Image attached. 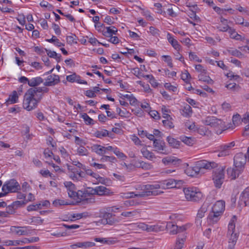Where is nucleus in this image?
Returning <instances> with one entry per match:
<instances>
[{"instance_id":"603ef678","label":"nucleus","mask_w":249,"mask_h":249,"mask_svg":"<svg viewBox=\"0 0 249 249\" xmlns=\"http://www.w3.org/2000/svg\"><path fill=\"white\" fill-rule=\"evenodd\" d=\"M82 118L84 119L85 122V123L87 124H93V120L86 113H84L82 115Z\"/></svg>"},{"instance_id":"c9c22d12","label":"nucleus","mask_w":249,"mask_h":249,"mask_svg":"<svg viewBox=\"0 0 249 249\" xmlns=\"http://www.w3.org/2000/svg\"><path fill=\"white\" fill-rule=\"evenodd\" d=\"M132 72L138 78L141 76L143 77V78H154L152 75H144L142 73V70L138 68H134L132 71Z\"/></svg>"},{"instance_id":"a18cd8bd","label":"nucleus","mask_w":249,"mask_h":249,"mask_svg":"<svg viewBox=\"0 0 249 249\" xmlns=\"http://www.w3.org/2000/svg\"><path fill=\"white\" fill-rule=\"evenodd\" d=\"M53 204L56 207H59L61 206L69 205L70 203L65 200L58 199L54 200L53 202Z\"/></svg>"},{"instance_id":"e433bc0d","label":"nucleus","mask_w":249,"mask_h":249,"mask_svg":"<svg viewBox=\"0 0 249 249\" xmlns=\"http://www.w3.org/2000/svg\"><path fill=\"white\" fill-rule=\"evenodd\" d=\"M139 194H135V192H127L124 193H121L119 195L120 197L122 198H130L134 197H139Z\"/></svg>"},{"instance_id":"de8ad7c7","label":"nucleus","mask_w":249,"mask_h":249,"mask_svg":"<svg viewBox=\"0 0 249 249\" xmlns=\"http://www.w3.org/2000/svg\"><path fill=\"white\" fill-rule=\"evenodd\" d=\"M67 81L71 83L77 82L78 84H87V82L83 79H66L63 80L64 83H66Z\"/></svg>"},{"instance_id":"6e6d98bb","label":"nucleus","mask_w":249,"mask_h":249,"mask_svg":"<svg viewBox=\"0 0 249 249\" xmlns=\"http://www.w3.org/2000/svg\"><path fill=\"white\" fill-rule=\"evenodd\" d=\"M135 189L137 191H139V192H138L137 193H135V194H142L143 192L146 191V185H137L135 186Z\"/></svg>"},{"instance_id":"8fccbe9b","label":"nucleus","mask_w":249,"mask_h":249,"mask_svg":"<svg viewBox=\"0 0 249 249\" xmlns=\"http://www.w3.org/2000/svg\"><path fill=\"white\" fill-rule=\"evenodd\" d=\"M77 153L80 156H88L89 153L88 150L82 146L77 148Z\"/></svg>"},{"instance_id":"a878e982","label":"nucleus","mask_w":249,"mask_h":249,"mask_svg":"<svg viewBox=\"0 0 249 249\" xmlns=\"http://www.w3.org/2000/svg\"><path fill=\"white\" fill-rule=\"evenodd\" d=\"M118 30L113 26L104 27L103 30V35L106 37L112 36L113 35H117Z\"/></svg>"},{"instance_id":"7c9ffc66","label":"nucleus","mask_w":249,"mask_h":249,"mask_svg":"<svg viewBox=\"0 0 249 249\" xmlns=\"http://www.w3.org/2000/svg\"><path fill=\"white\" fill-rule=\"evenodd\" d=\"M186 240V236L184 235L183 236H178L176 240V242L174 249H181Z\"/></svg>"},{"instance_id":"680f3d73","label":"nucleus","mask_w":249,"mask_h":249,"mask_svg":"<svg viewBox=\"0 0 249 249\" xmlns=\"http://www.w3.org/2000/svg\"><path fill=\"white\" fill-rule=\"evenodd\" d=\"M175 161V159L174 158L171 157H167L162 160V162L165 164L174 163Z\"/></svg>"},{"instance_id":"58836bf2","label":"nucleus","mask_w":249,"mask_h":249,"mask_svg":"<svg viewBox=\"0 0 249 249\" xmlns=\"http://www.w3.org/2000/svg\"><path fill=\"white\" fill-rule=\"evenodd\" d=\"M162 227L159 225H147V232H158L161 231Z\"/></svg>"},{"instance_id":"bf43d9fd","label":"nucleus","mask_w":249,"mask_h":249,"mask_svg":"<svg viewBox=\"0 0 249 249\" xmlns=\"http://www.w3.org/2000/svg\"><path fill=\"white\" fill-rule=\"evenodd\" d=\"M148 113L152 118L155 120H159L160 118L159 113L156 110H150Z\"/></svg>"},{"instance_id":"4be33fe9","label":"nucleus","mask_w":249,"mask_h":249,"mask_svg":"<svg viewBox=\"0 0 249 249\" xmlns=\"http://www.w3.org/2000/svg\"><path fill=\"white\" fill-rule=\"evenodd\" d=\"M249 200V187H247L241 194L239 204L241 206H246Z\"/></svg>"},{"instance_id":"393cba45","label":"nucleus","mask_w":249,"mask_h":249,"mask_svg":"<svg viewBox=\"0 0 249 249\" xmlns=\"http://www.w3.org/2000/svg\"><path fill=\"white\" fill-rule=\"evenodd\" d=\"M18 80L20 83H28L31 87L37 86L43 82L42 79H18Z\"/></svg>"},{"instance_id":"13d9d810","label":"nucleus","mask_w":249,"mask_h":249,"mask_svg":"<svg viewBox=\"0 0 249 249\" xmlns=\"http://www.w3.org/2000/svg\"><path fill=\"white\" fill-rule=\"evenodd\" d=\"M31 223H33L36 225H40L42 224L43 220L39 216H33L31 218Z\"/></svg>"},{"instance_id":"20e7f679","label":"nucleus","mask_w":249,"mask_h":249,"mask_svg":"<svg viewBox=\"0 0 249 249\" xmlns=\"http://www.w3.org/2000/svg\"><path fill=\"white\" fill-rule=\"evenodd\" d=\"M161 188V183H155L152 184H146V191L139 194L140 197H144L149 196H156L163 193L162 191L159 189Z\"/></svg>"},{"instance_id":"4468645a","label":"nucleus","mask_w":249,"mask_h":249,"mask_svg":"<svg viewBox=\"0 0 249 249\" xmlns=\"http://www.w3.org/2000/svg\"><path fill=\"white\" fill-rule=\"evenodd\" d=\"M196 165L200 171L202 169L211 170L217 167L218 164L214 161H208L205 160H199L196 162Z\"/></svg>"},{"instance_id":"a19ab883","label":"nucleus","mask_w":249,"mask_h":249,"mask_svg":"<svg viewBox=\"0 0 249 249\" xmlns=\"http://www.w3.org/2000/svg\"><path fill=\"white\" fill-rule=\"evenodd\" d=\"M140 214V212L138 210H135L129 212H123L121 213V215L126 217H133Z\"/></svg>"},{"instance_id":"c03bdc74","label":"nucleus","mask_w":249,"mask_h":249,"mask_svg":"<svg viewBox=\"0 0 249 249\" xmlns=\"http://www.w3.org/2000/svg\"><path fill=\"white\" fill-rule=\"evenodd\" d=\"M100 161L102 162L108 161L111 163H115L117 161V159L113 156H108L103 155L102 157L100 159Z\"/></svg>"},{"instance_id":"5701e85b","label":"nucleus","mask_w":249,"mask_h":249,"mask_svg":"<svg viewBox=\"0 0 249 249\" xmlns=\"http://www.w3.org/2000/svg\"><path fill=\"white\" fill-rule=\"evenodd\" d=\"M141 152L142 154L143 157L145 159L152 161H155L157 159V157L155 156L154 153L148 150L146 147H143L141 150Z\"/></svg>"},{"instance_id":"423d86ee","label":"nucleus","mask_w":249,"mask_h":249,"mask_svg":"<svg viewBox=\"0 0 249 249\" xmlns=\"http://www.w3.org/2000/svg\"><path fill=\"white\" fill-rule=\"evenodd\" d=\"M202 122L205 125H210L215 128L222 129L225 128V123L214 116H208L202 120Z\"/></svg>"},{"instance_id":"f704fd0d","label":"nucleus","mask_w":249,"mask_h":249,"mask_svg":"<svg viewBox=\"0 0 249 249\" xmlns=\"http://www.w3.org/2000/svg\"><path fill=\"white\" fill-rule=\"evenodd\" d=\"M96 195L103 196L109 193V190L103 186H99L95 187Z\"/></svg>"},{"instance_id":"1a4fd4ad","label":"nucleus","mask_w":249,"mask_h":249,"mask_svg":"<svg viewBox=\"0 0 249 249\" xmlns=\"http://www.w3.org/2000/svg\"><path fill=\"white\" fill-rule=\"evenodd\" d=\"M224 167H219L214 172L213 180L216 188H220L224 179Z\"/></svg>"},{"instance_id":"72a5a7b5","label":"nucleus","mask_w":249,"mask_h":249,"mask_svg":"<svg viewBox=\"0 0 249 249\" xmlns=\"http://www.w3.org/2000/svg\"><path fill=\"white\" fill-rule=\"evenodd\" d=\"M166 140L169 145L173 148H178L180 145V142L171 136H168L166 138Z\"/></svg>"},{"instance_id":"f257e3e1","label":"nucleus","mask_w":249,"mask_h":249,"mask_svg":"<svg viewBox=\"0 0 249 249\" xmlns=\"http://www.w3.org/2000/svg\"><path fill=\"white\" fill-rule=\"evenodd\" d=\"M48 89L46 87H34L30 89L24 96L23 107L28 111L32 110L37 106L42 98L43 93L47 92Z\"/></svg>"},{"instance_id":"09e8293b","label":"nucleus","mask_w":249,"mask_h":249,"mask_svg":"<svg viewBox=\"0 0 249 249\" xmlns=\"http://www.w3.org/2000/svg\"><path fill=\"white\" fill-rule=\"evenodd\" d=\"M172 119L166 118V120L162 121L163 125L168 128H173L174 127V125L172 121Z\"/></svg>"},{"instance_id":"412c9836","label":"nucleus","mask_w":249,"mask_h":249,"mask_svg":"<svg viewBox=\"0 0 249 249\" xmlns=\"http://www.w3.org/2000/svg\"><path fill=\"white\" fill-rule=\"evenodd\" d=\"M95 246V243L92 242L86 241L82 242H76L73 244L70 245V247L71 249H75L76 248H82L86 249Z\"/></svg>"},{"instance_id":"ea45409f","label":"nucleus","mask_w":249,"mask_h":249,"mask_svg":"<svg viewBox=\"0 0 249 249\" xmlns=\"http://www.w3.org/2000/svg\"><path fill=\"white\" fill-rule=\"evenodd\" d=\"M59 152L61 157L65 159L67 161H70V160H71L69 153L63 147H61L59 148Z\"/></svg>"},{"instance_id":"f8f14e48","label":"nucleus","mask_w":249,"mask_h":249,"mask_svg":"<svg viewBox=\"0 0 249 249\" xmlns=\"http://www.w3.org/2000/svg\"><path fill=\"white\" fill-rule=\"evenodd\" d=\"M153 147L155 149V151L159 153L167 155L169 153L166 149L165 142L162 140L157 139L154 140Z\"/></svg>"},{"instance_id":"4c0bfd02","label":"nucleus","mask_w":249,"mask_h":249,"mask_svg":"<svg viewBox=\"0 0 249 249\" xmlns=\"http://www.w3.org/2000/svg\"><path fill=\"white\" fill-rule=\"evenodd\" d=\"M200 170L196 164H195V166L192 167L189 171L188 172V176H190L191 177H196L200 173Z\"/></svg>"},{"instance_id":"49530a36","label":"nucleus","mask_w":249,"mask_h":249,"mask_svg":"<svg viewBox=\"0 0 249 249\" xmlns=\"http://www.w3.org/2000/svg\"><path fill=\"white\" fill-rule=\"evenodd\" d=\"M60 82V79H47L44 83L45 86H52L58 84Z\"/></svg>"},{"instance_id":"39448f33","label":"nucleus","mask_w":249,"mask_h":249,"mask_svg":"<svg viewBox=\"0 0 249 249\" xmlns=\"http://www.w3.org/2000/svg\"><path fill=\"white\" fill-rule=\"evenodd\" d=\"M64 184L67 189V191L70 197L76 200L77 201L82 200V196L81 195L82 191L80 190L77 191V189L73 183L71 181H65Z\"/></svg>"},{"instance_id":"bb28decb","label":"nucleus","mask_w":249,"mask_h":249,"mask_svg":"<svg viewBox=\"0 0 249 249\" xmlns=\"http://www.w3.org/2000/svg\"><path fill=\"white\" fill-rule=\"evenodd\" d=\"M21 92V90L18 91L19 93L18 94L16 90L13 91L12 93L9 95L8 99L6 100L5 103L6 105L8 106L9 104L17 103L18 101L19 95H20Z\"/></svg>"},{"instance_id":"ddd939ff","label":"nucleus","mask_w":249,"mask_h":249,"mask_svg":"<svg viewBox=\"0 0 249 249\" xmlns=\"http://www.w3.org/2000/svg\"><path fill=\"white\" fill-rule=\"evenodd\" d=\"M161 185V189H167L172 188H179L180 185L182 184V180H176L174 179H169L168 180H164L160 182Z\"/></svg>"},{"instance_id":"774afa93","label":"nucleus","mask_w":249,"mask_h":249,"mask_svg":"<svg viewBox=\"0 0 249 249\" xmlns=\"http://www.w3.org/2000/svg\"><path fill=\"white\" fill-rule=\"evenodd\" d=\"M162 57L164 58L163 60L167 63L168 66L172 68L173 67V63L171 56L169 55H163Z\"/></svg>"},{"instance_id":"b1692460","label":"nucleus","mask_w":249,"mask_h":249,"mask_svg":"<svg viewBox=\"0 0 249 249\" xmlns=\"http://www.w3.org/2000/svg\"><path fill=\"white\" fill-rule=\"evenodd\" d=\"M91 177L95 179L94 181L95 182L94 184H95L101 183L107 185L110 182V180L109 179L104 177H102L98 173H95L94 172H93Z\"/></svg>"},{"instance_id":"3c124183","label":"nucleus","mask_w":249,"mask_h":249,"mask_svg":"<svg viewBox=\"0 0 249 249\" xmlns=\"http://www.w3.org/2000/svg\"><path fill=\"white\" fill-rule=\"evenodd\" d=\"M67 42L68 44L72 45L77 44V37L75 35L67 36L66 37Z\"/></svg>"},{"instance_id":"864d4df0","label":"nucleus","mask_w":249,"mask_h":249,"mask_svg":"<svg viewBox=\"0 0 249 249\" xmlns=\"http://www.w3.org/2000/svg\"><path fill=\"white\" fill-rule=\"evenodd\" d=\"M241 120H242V119L240 115L237 114L233 115L232 117V123L235 126H238L241 122Z\"/></svg>"},{"instance_id":"37998d69","label":"nucleus","mask_w":249,"mask_h":249,"mask_svg":"<svg viewBox=\"0 0 249 249\" xmlns=\"http://www.w3.org/2000/svg\"><path fill=\"white\" fill-rule=\"evenodd\" d=\"M86 195H96L95 188H93L91 187L88 188L84 192L82 191V193H81V195L82 196V200L84 199V197Z\"/></svg>"},{"instance_id":"79ce46f5","label":"nucleus","mask_w":249,"mask_h":249,"mask_svg":"<svg viewBox=\"0 0 249 249\" xmlns=\"http://www.w3.org/2000/svg\"><path fill=\"white\" fill-rule=\"evenodd\" d=\"M227 51L230 55L237 57L240 58L243 57V54L241 53V52L236 49L231 48L228 50Z\"/></svg>"},{"instance_id":"052dcab7","label":"nucleus","mask_w":249,"mask_h":249,"mask_svg":"<svg viewBox=\"0 0 249 249\" xmlns=\"http://www.w3.org/2000/svg\"><path fill=\"white\" fill-rule=\"evenodd\" d=\"M114 153L119 158L124 160L126 158V156L123 152L120 151L117 148H115L114 150Z\"/></svg>"},{"instance_id":"9b49d317","label":"nucleus","mask_w":249,"mask_h":249,"mask_svg":"<svg viewBox=\"0 0 249 249\" xmlns=\"http://www.w3.org/2000/svg\"><path fill=\"white\" fill-rule=\"evenodd\" d=\"M247 157L242 153L237 154L234 158V165L239 171H243Z\"/></svg>"},{"instance_id":"f3484780","label":"nucleus","mask_w":249,"mask_h":249,"mask_svg":"<svg viewBox=\"0 0 249 249\" xmlns=\"http://www.w3.org/2000/svg\"><path fill=\"white\" fill-rule=\"evenodd\" d=\"M235 145V142H231L221 145L219 147V152L218 156L225 157L229 154L230 149Z\"/></svg>"},{"instance_id":"2f4dec72","label":"nucleus","mask_w":249,"mask_h":249,"mask_svg":"<svg viewBox=\"0 0 249 249\" xmlns=\"http://www.w3.org/2000/svg\"><path fill=\"white\" fill-rule=\"evenodd\" d=\"M167 39L168 42L176 50H179L180 49V45L178 41L175 39L173 36L169 33L167 34Z\"/></svg>"},{"instance_id":"69168bd1","label":"nucleus","mask_w":249,"mask_h":249,"mask_svg":"<svg viewBox=\"0 0 249 249\" xmlns=\"http://www.w3.org/2000/svg\"><path fill=\"white\" fill-rule=\"evenodd\" d=\"M41 208V204H37L36 205H30L27 207V210L28 211H33L36 210L37 209Z\"/></svg>"},{"instance_id":"a211bd4d","label":"nucleus","mask_w":249,"mask_h":249,"mask_svg":"<svg viewBox=\"0 0 249 249\" xmlns=\"http://www.w3.org/2000/svg\"><path fill=\"white\" fill-rule=\"evenodd\" d=\"M69 177L74 181H82L85 179V174L81 170H76L70 173Z\"/></svg>"},{"instance_id":"c85d7f7f","label":"nucleus","mask_w":249,"mask_h":249,"mask_svg":"<svg viewBox=\"0 0 249 249\" xmlns=\"http://www.w3.org/2000/svg\"><path fill=\"white\" fill-rule=\"evenodd\" d=\"M135 166L137 168H142V169L146 170H150L153 168V166L151 163L142 160L136 161L135 163Z\"/></svg>"},{"instance_id":"e2e57ef3","label":"nucleus","mask_w":249,"mask_h":249,"mask_svg":"<svg viewBox=\"0 0 249 249\" xmlns=\"http://www.w3.org/2000/svg\"><path fill=\"white\" fill-rule=\"evenodd\" d=\"M228 89L232 90H238L239 89V87L235 83H230L227 84L226 86Z\"/></svg>"},{"instance_id":"9d476101","label":"nucleus","mask_w":249,"mask_h":249,"mask_svg":"<svg viewBox=\"0 0 249 249\" xmlns=\"http://www.w3.org/2000/svg\"><path fill=\"white\" fill-rule=\"evenodd\" d=\"M202 193L196 187H188V201L196 202L201 199Z\"/></svg>"},{"instance_id":"6ab92c4d","label":"nucleus","mask_w":249,"mask_h":249,"mask_svg":"<svg viewBox=\"0 0 249 249\" xmlns=\"http://www.w3.org/2000/svg\"><path fill=\"white\" fill-rule=\"evenodd\" d=\"M107 223L110 225H117L121 220L119 217H116L112 213H108L105 214Z\"/></svg>"},{"instance_id":"2eb2a0df","label":"nucleus","mask_w":249,"mask_h":249,"mask_svg":"<svg viewBox=\"0 0 249 249\" xmlns=\"http://www.w3.org/2000/svg\"><path fill=\"white\" fill-rule=\"evenodd\" d=\"M166 227L167 229L169 230L170 234L172 235L183 232L185 231L186 229L185 225L178 226L176 225L173 224V223L171 222H168L167 224Z\"/></svg>"},{"instance_id":"473e14b6","label":"nucleus","mask_w":249,"mask_h":249,"mask_svg":"<svg viewBox=\"0 0 249 249\" xmlns=\"http://www.w3.org/2000/svg\"><path fill=\"white\" fill-rule=\"evenodd\" d=\"M110 133H109L107 130L106 129H101L96 131L94 134L93 135L96 138L102 139L103 138L106 137H110L109 134Z\"/></svg>"},{"instance_id":"5fc2aeb1","label":"nucleus","mask_w":249,"mask_h":249,"mask_svg":"<svg viewBox=\"0 0 249 249\" xmlns=\"http://www.w3.org/2000/svg\"><path fill=\"white\" fill-rule=\"evenodd\" d=\"M139 203L134 199L127 200L124 202V205L125 207L136 206Z\"/></svg>"},{"instance_id":"6e6552de","label":"nucleus","mask_w":249,"mask_h":249,"mask_svg":"<svg viewBox=\"0 0 249 249\" xmlns=\"http://www.w3.org/2000/svg\"><path fill=\"white\" fill-rule=\"evenodd\" d=\"M39 240V238L38 237H31L30 238H24L21 240H7L3 241V244L5 246H17V245H22L26 244H29L31 243L37 242Z\"/></svg>"},{"instance_id":"4d7b16f0","label":"nucleus","mask_w":249,"mask_h":249,"mask_svg":"<svg viewBox=\"0 0 249 249\" xmlns=\"http://www.w3.org/2000/svg\"><path fill=\"white\" fill-rule=\"evenodd\" d=\"M189 58L191 61H195L198 62H202V60L200 59L195 53H189Z\"/></svg>"},{"instance_id":"338daca9","label":"nucleus","mask_w":249,"mask_h":249,"mask_svg":"<svg viewBox=\"0 0 249 249\" xmlns=\"http://www.w3.org/2000/svg\"><path fill=\"white\" fill-rule=\"evenodd\" d=\"M149 32L153 36H157L160 35V31L153 26L149 28Z\"/></svg>"},{"instance_id":"0e129e2a","label":"nucleus","mask_w":249,"mask_h":249,"mask_svg":"<svg viewBox=\"0 0 249 249\" xmlns=\"http://www.w3.org/2000/svg\"><path fill=\"white\" fill-rule=\"evenodd\" d=\"M16 210L15 207L13 204L9 205L6 208V211L8 215L14 214L15 213Z\"/></svg>"},{"instance_id":"cd10ccee","label":"nucleus","mask_w":249,"mask_h":249,"mask_svg":"<svg viewBox=\"0 0 249 249\" xmlns=\"http://www.w3.org/2000/svg\"><path fill=\"white\" fill-rule=\"evenodd\" d=\"M227 171L229 177L231 179H235L243 172V171H239L235 166L234 168H228Z\"/></svg>"},{"instance_id":"0eeeda50","label":"nucleus","mask_w":249,"mask_h":249,"mask_svg":"<svg viewBox=\"0 0 249 249\" xmlns=\"http://www.w3.org/2000/svg\"><path fill=\"white\" fill-rule=\"evenodd\" d=\"M20 190V186L18 182L14 178L6 181L2 187V191L6 192L7 194L17 192Z\"/></svg>"},{"instance_id":"aec40b11","label":"nucleus","mask_w":249,"mask_h":249,"mask_svg":"<svg viewBox=\"0 0 249 249\" xmlns=\"http://www.w3.org/2000/svg\"><path fill=\"white\" fill-rule=\"evenodd\" d=\"M215 63L218 67L225 71L224 74L227 78H234L235 77H236V78L239 77L238 75H234L231 71L229 70L228 67L224 64L223 61H215Z\"/></svg>"},{"instance_id":"7ed1b4c3","label":"nucleus","mask_w":249,"mask_h":249,"mask_svg":"<svg viewBox=\"0 0 249 249\" xmlns=\"http://www.w3.org/2000/svg\"><path fill=\"white\" fill-rule=\"evenodd\" d=\"M236 220V216H233L231 219L228 225L227 233L228 236L229 238L228 247V249H234L237 240L238 235L237 233L235 232V221Z\"/></svg>"},{"instance_id":"dca6fc26","label":"nucleus","mask_w":249,"mask_h":249,"mask_svg":"<svg viewBox=\"0 0 249 249\" xmlns=\"http://www.w3.org/2000/svg\"><path fill=\"white\" fill-rule=\"evenodd\" d=\"M188 7H189V10H188V13L189 14L188 16L193 20V21L189 20L188 19V21L193 26H195L196 25L195 22H198L200 21L199 18L196 15L197 6L196 5V6H193L191 7L190 5H188Z\"/></svg>"},{"instance_id":"c756f323","label":"nucleus","mask_w":249,"mask_h":249,"mask_svg":"<svg viewBox=\"0 0 249 249\" xmlns=\"http://www.w3.org/2000/svg\"><path fill=\"white\" fill-rule=\"evenodd\" d=\"M91 150L92 152H95L100 156H103L105 154V146H102L100 144H93L91 146Z\"/></svg>"},{"instance_id":"f03ea898","label":"nucleus","mask_w":249,"mask_h":249,"mask_svg":"<svg viewBox=\"0 0 249 249\" xmlns=\"http://www.w3.org/2000/svg\"><path fill=\"white\" fill-rule=\"evenodd\" d=\"M225 210V202L219 200L215 202L212 208V213L210 214L209 220L211 223H216L219 217L222 214Z\"/></svg>"}]
</instances>
